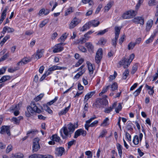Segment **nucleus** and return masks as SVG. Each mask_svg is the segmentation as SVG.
Listing matches in <instances>:
<instances>
[{"label":"nucleus","instance_id":"51","mask_svg":"<svg viewBox=\"0 0 158 158\" xmlns=\"http://www.w3.org/2000/svg\"><path fill=\"white\" fill-rule=\"evenodd\" d=\"M135 57V55L134 54H131L129 58L127 59V60H128V64H130L131 62L134 59Z\"/></svg>","mask_w":158,"mask_h":158},{"label":"nucleus","instance_id":"45","mask_svg":"<svg viewBox=\"0 0 158 158\" xmlns=\"http://www.w3.org/2000/svg\"><path fill=\"white\" fill-rule=\"evenodd\" d=\"M106 42V40L104 38H101L98 41L99 44L102 45H104Z\"/></svg>","mask_w":158,"mask_h":158},{"label":"nucleus","instance_id":"23","mask_svg":"<svg viewBox=\"0 0 158 158\" xmlns=\"http://www.w3.org/2000/svg\"><path fill=\"white\" fill-rule=\"evenodd\" d=\"M89 38L90 37H88L87 38L85 37V38H81L80 39L77 40L76 43L77 44H82L88 40Z\"/></svg>","mask_w":158,"mask_h":158},{"label":"nucleus","instance_id":"41","mask_svg":"<svg viewBox=\"0 0 158 158\" xmlns=\"http://www.w3.org/2000/svg\"><path fill=\"white\" fill-rule=\"evenodd\" d=\"M129 74V71L128 69L126 70L123 74L122 78L125 80L127 78Z\"/></svg>","mask_w":158,"mask_h":158},{"label":"nucleus","instance_id":"7","mask_svg":"<svg viewBox=\"0 0 158 158\" xmlns=\"http://www.w3.org/2000/svg\"><path fill=\"white\" fill-rule=\"evenodd\" d=\"M87 134L86 131L81 129H80L77 130L74 133V138H77L81 135L83 136H85Z\"/></svg>","mask_w":158,"mask_h":158},{"label":"nucleus","instance_id":"22","mask_svg":"<svg viewBox=\"0 0 158 158\" xmlns=\"http://www.w3.org/2000/svg\"><path fill=\"white\" fill-rule=\"evenodd\" d=\"M35 131L34 130H31V131H28L27 134V136L24 137L23 138H22V140L23 141H24L28 137L31 136L32 137L34 135V134Z\"/></svg>","mask_w":158,"mask_h":158},{"label":"nucleus","instance_id":"14","mask_svg":"<svg viewBox=\"0 0 158 158\" xmlns=\"http://www.w3.org/2000/svg\"><path fill=\"white\" fill-rule=\"evenodd\" d=\"M56 154L58 156H61L63 155V153L64 152V148L60 147L57 148L55 149Z\"/></svg>","mask_w":158,"mask_h":158},{"label":"nucleus","instance_id":"17","mask_svg":"<svg viewBox=\"0 0 158 158\" xmlns=\"http://www.w3.org/2000/svg\"><path fill=\"white\" fill-rule=\"evenodd\" d=\"M153 24V20L152 19L148 20L146 24V30L147 31H148L151 28Z\"/></svg>","mask_w":158,"mask_h":158},{"label":"nucleus","instance_id":"35","mask_svg":"<svg viewBox=\"0 0 158 158\" xmlns=\"http://www.w3.org/2000/svg\"><path fill=\"white\" fill-rule=\"evenodd\" d=\"M8 8L7 6L6 7L5 9L3 10L1 14V19H4L6 16V12L7 11Z\"/></svg>","mask_w":158,"mask_h":158},{"label":"nucleus","instance_id":"30","mask_svg":"<svg viewBox=\"0 0 158 158\" xmlns=\"http://www.w3.org/2000/svg\"><path fill=\"white\" fill-rule=\"evenodd\" d=\"M156 32H155L153 34H152L150 37L146 41V43L148 44L152 42L153 41L155 37L156 36Z\"/></svg>","mask_w":158,"mask_h":158},{"label":"nucleus","instance_id":"62","mask_svg":"<svg viewBox=\"0 0 158 158\" xmlns=\"http://www.w3.org/2000/svg\"><path fill=\"white\" fill-rule=\"evenodd\" d=\"M107 133V131L106 130H104L101 132L99 137H103Z\"/></svg>","mask_w":158,"mask_h":158},{"label":"nucleus","instance_id":"4","mask_svg":"<svg viewBox=\"0 0 158 158\" xmlns=\"http://www.w3.org/2000/svg\"><path fill=\"white\" fill-rule=\"evenodd\" d=\"M108 103V101L106 99H99L97 100L95 103L93 104V106L95 109L100 108L102 105H106Z\"/></svg>","mask_w":158,"mask_h":158},{"label":"nucleus","instance_id":"31","mask_svg":"<svg viewBox=\"0 0 158 158\" xmlns=\"http://www.w3.org/2000/svg\"><path fill=\"white\" fill-rule=\"evenodd\" d=\"M91 25L90 24L89 21L86 23L82 27L81 31H84L90 28Z\"/></svg>","mask_w":158,"mask_h":158},{"label":"nucleus","instance_id":"21","mask_svg":"<svg viewBox=\"0 0 158 158\" xmlns=\"http://www.w3.org/2000/svg\"><path fill=\"white\" fill-rule=\"evenodd\" d=\"M14 31V29L12 28L7 27H5L3 29L2 31V33L4 34L6 31H7L8 33L12 32Z\"/></svg>","mask_w":158,"mask_h":158},{"label":"nucleus","instance_id":"57","mask_svg":"<svg viewBox=\"0 0 158 158\" xmlns=\"http://www.w3.org/2000/svg\"><path fill=\"white\" fill-rule=\"evenodd\" d=\"M44 95V94H41L35 98L34 100L36 102L38 101L43 97Z\"/></svg>","mask_w":158,"mask_h":158},{"label":"nucleus","instance_id":"53","mask_svg":"<svg viewBox=\"0 0 158 158\" xmlns=\"http://www.w3.org/2000/svg\"><path fill=\"white\" fill-rule=\"evenodd\" d=\"M110 86V85H108L106 86V87L104 88L102 91L99 94V95H102L103 94L106 92V91L108 89V88Z\"/></svg>","mask_w":158,"mask_h":158},{"label":"nucleus","instance_id":"19","mask_svg":"<svg viewBox=\"0 0 158 158\" xmlns=\"http://www.w3.org/2000/svg\"><path fill=\"white\" fill-rule=\"evenodd\" d=\"M23 119V116H20L18 117V118L15 117H13L12 118V120L14 122L15 124H19L20 121L21 120H22Z\"/></svg>","mask_w":158,"mask_h":158},{"label":"nucleus","instance_id":"43","mask_svg":"<svg viewBox=\"0 0 158 158\" xmlns=\"http://www.w3.org/2000/svg\"><path fill=\"white\" fill-rule=\"evenodd\" d=\"M111 88V90L112 91H114L118 88V85L117 83L114 82L110 86Z\"/></svg>","mask_w":158,"mask_h":158},{"label":"nucleus","instance_id":"55","mask_svg":"<svg viewBox=\"0 0 158 158\" xmlns=\"http://www.w3.org/2000/svg\"><path fill=\"white\" fill-rule=\"evenodd\" d=\"M84 73V72L82 71H81L77 73L74 77V79H78Z\"/></svg>","mask_w":158,"mask_h":158},{"label":"nucleus","instance_id":"39","mask_svg":"<svg viewBox=\"0 0 158 158\" xmlns=\"http://www.w3.org/2000/svg\"><path fill=\"white\" fill-rule=\"evenodd\" d=\"M42 155L34 154L29 156V158H42Z\"/></svg>","mask_w":158,"mask_h":158},{"label":"nucleus","instance_id":"20","mask_svg":"<svg viewBox=\"0 0 158 158\" xmlns=\"http://www.w3.org/2000/svg\"><path fill=\"white\" fill-rule=\"evenodd\" d=\"M67 68H66L65 67H60L58 66H54L48 69L49 71H51V72L56 70L57 69H59V70H61V69H63L64 70L65 69H66Z\"/></svg>","mask_w":158,"mask_h":158},{"label":"nucleus","instance_id":"29","mask_svg":"<svg viewBox=\"0 0 158 158\" xmlns=\"http://www.w3.org/2000/svg\"><path fill=\"white\" fill-rule=\"evenodd\" d=\"M19 105L20 103H19L18 104L14 105H12L10 108V111H15L18 110H19Z\"/></svg>","mask_w":158,"mask_h":158},{"label":"nucleus","instance_id":"27","mask_svg":"<svg viewBox=\"0 0 158 158\" xmlns=\"http://www.w3.org/2000/svg\"><path fill=\"white\" fill-rule=\"evenodd\" d=\"M11 77L8 75L4 76L0 79V83H2L7 81L10 80Z\"/></svg>","mask_w":158,"mask_h":158},{"label":"nucleus","instance_id":"2","mask_svg":"<svg viewBox=\"0 0 158 158\" xmlns=\"http://www.w3.org/2000/svg\"><path fill=\"white\" fill-rule=\"evenodd\" d=\"M27 110L28 112H25V115L28 117H30V115L33 114L34 112L40 113L41 112V110L38 108L34 102H31V106L27 107Z\"/></svg>","mask_w":158,"mask_h":158},{"label":"nucleus","instance_id":"33","mask_svg":"<svg viewBox=\"0 0 158 158\" xmlns=\"http://www.w3.org/2000/svg\"><path fill=\"white\" fill-rule=\"evenodd\" d=\"M43 55L42 50H38L36 51L35 57L37 59H39Z\"/></svg>","mask_w":158,"mask_h":158},{"label":"nucleus","instance_id":"40","mask_svg":"<svg viewBox=\"0 0 158 158\" xmlns=\"http://www.w3.org/2000/svg\"><path fill=\"white\" fill-rule=\"evenodd\" d=\"M23 155L21 153H18L15 154L12 156V158H23Z\"/></svg>","mask_w":158,"mask_h":158},{"label":"nucleus","instance_id":"3","mask_svg":"<svg viewBox=\"0 0 158 158\" xmlns=\"http://www.w3.org/2000/svg\"><path fill=\"white\" fill-rule=\"evenodd\" d=\"M121 29V28L120 27H115L114 28L115 37L114 39L112 40V44L115 48L116 46L117 41L119 37Z\"/></svg>","mask_w":158,"mask_h":158},{"label":"nucleus","instance_id":"10","mask_svg":"<svg viewBox=\"0 0 158 158\" xmlns=\"http://www.w3.org/2000/svg\"><path fill=\"white\" fill-rule=\"evenodd\" d=\"M143 137V135L142 133H140L139 136L135 135L134 137L133 142L135 145L139 144V141H141Z\"/></svg>","mask_w":158,"mask_h":158},{"label":"nucleus","instance_id":"18","mask_svg":"<svg viewBox=\"0 0 158 158\" xmlns=\"http://www.w3.org/2000/svg\"><path fill=\"white\" fill-rule=\"evenodd\" d=\"M117 102H115L112 105V106H110L109 107L106 108L105 110V112L106 113H109L112 110L113 108H115L117 106Z\"/></svg>","mask_w":158,"mask_h":158},{"label":"nucleus","instance_id":"61","mask_svg":"<svg viewBox=\"0 0 158 158\" xmlns=\"http://www.w3.org/2000/svg\"><path fill=\"white\" fill-rule=\"evenodd\" d=\"M80 50L84 52H85L87 51L86 48L82 46H79L78 47Z\"/></svg>","mask_w":158,"mask_h":158},{"label":"nucleus","instance_id":"25","mask_svg":"<svg viewBox=\"0 0 158 158\" xmlns=\"http://www.w3.org/2000/svg\"><path fill=\"white\" fill-rule=\"evenodd\" d=\"M89 22L91 26H92L94 27L98 26L100 24L99 21L96 20H92L89 21Z\"/></svg>","mask_w":158,"mask_h":158},{"label":"nucleus","instance_id":"44","mask_svg":"<svg viewBox=\"0 0 158 158\" xmlns=\"http://www.w3.org/2000/svg\"><path fill=\"white\" fill-rule=\"evenodd\" d=\"M10 38V36L9 35H6L5 37H4L2 40V41L0 43V44L2 46L3 45L5 42Z\"/></svg>","mask_w":158,"mask_h":158},{"label":"nucleus","instance_id":"64","mask_svg":"<svg viewBox=\"0 0 158 158\" xmlns=\"http://www.w3.org/2000/svg\"><path fill=\"white\" fill-rule=\"evenodd\" d=\"M12 149V146L11 145H9L7 147L6 150V153H9L11 151Z\"/></svg>","mask_w":158,"mask_h":158},{"label":"nucleus","instance_id":"32","mask_svg":"<svg viewBox=\"0 0 158 158\" xmlns=\"http://www.w3.org/2000/svg\"><path fill=\"white\" fill-rule=\"evenodd\" d=\"M85 46L88 48L89 51H92L94 50V46L90 42H88L85 43Z\"/></svg>","mask_w":158,"mask_h":158},{"label":"nucleus","instance_id":"54","mask_svg":"<svg viewBox=\"0 0 158 158\" xmlns=\"http://www.w3.org/2000/svg\"><path fill=\"white\" fill-rule=\"evenodd\" d=\"M85 154L88 156L87 158H92L93 154L92 152L90 151H87L85 152Z\"/></svg>","mask_w":158,"mask_h":158},{"label":"nucleus","instance_id":"58","mask_svg":"<svg viewBox=\"0 0 158 158\" xmlns=\"http://www.w3.org/2000/svg\"><path fill=\"white\" fill-rule=\"evenodd\" d=\"M84 61L83 59L81 58L79 59L78 61L76 63L75 66L76 67H77L80 65Z\"/></svg>","mask_w":158,"mask_h":158},{"label":"nucleus","instance_id":"16","mask_svg":"<svg viewBox=\"0 0 158 158\" xmlns=\"http://www.w3.org/2000/svg\"><path fill=\"white\" fill-rule=\"evenodd\" d=\"M114 2L113 1H110L104 7V12H107L110 9L114 4Z\"/></svg>","mask_w":158,"mask_h":158},{"label":"nucleus","instance_id":"50","mask_svg":"<svg viewBox=\"0 0 158 158\" xmlns=\"http://www.w3.org/2000/svg\"><path fill=\"white\" fill-rule=\"evenodd\" d=\"M138 69V66L137 64H135L132 67L131 73L132 74H134L137 71Z\"/></svg>","mask_w":158,"mask_h":158},{"label":"nucleus","instance_id":"52","mask_svg":"<svg viewBox=\"0 0 158 158\" xmlns=\"http://www.w3.org/2000/svg\"><path fill=\"white\" fill-rule=\"evenodd\" d=\"M48 23V19H45L40 24V27L41 28L43 27L46 24Z\"/></svg>","mask_w":158,"mask_h":158},{"label":"nucleus","instance_id":"6","mask_svg":"<svg viewBox=\"0 0 158 158\" xmlns=\"http://www.w3.org/2000/svg\"><path fill=\"white\" fill-rule=\"evenodd\" d=\"M39 141V139L38 138H36L34 140L32 146V151L33 152H37L40 148Z\"/></svg>","mask_w":158,"mask_h":158},{"label":"nucleus","instance_id":"36","mask_svg":"<svg viewBox=\"0 0 158 158\" xmlns=\"http://www.w3.org/2000/svg\"><path fill=\"white\" fill-rule=\"evenodd\" d=\"M51 138L52 139L56 142H59L60 140V137L56 135H53L51 137Z\"/></svg>","mask_w":158,"mask_h":158},{"label":"nucleus","instance_id":"15","mask_svg":"<svg viewBox=\"0 0 158 158\" xmlns=\"http://www.w3.org/2000/svg\"><path fill=\"white\" fill-rule=\"evenodd\" d=\"M5 132H6L8 135H10L9 127L7 126H2L0 131V133L2 134H4Z\"/></svg>","mask_w":158,"mask_h":158},{"label":"nucleus","instance_id":"28","mask_svg":"<svg viewBox=\"0 0 158 158\" xmlns=\"http://www.w3.org/2000/svg\"><path fill=\"white\" fill-rule=\"evenodd\" d=\"M70 104L69 106L65 108L64 109L60 111L58 113L59 115L60 116L65 114L69 110L70 108Z\"/></svg>","mask_w":158,"mask_h":158},{"label":"nucleus","instance_id":"63","mask_svg":"<svg viewBox=\"0 0 158 158\" xmlns=\"http://www.w3.org/2000/svg\"><path fill=\"white\" fill-rule=\"evenodd\" d=\"M8 56V54L7 53H6L5 55L2 56L0 59V62L5 60Z\"/></svg>","mask_w":158,"mask_h":158},{"label":"nucleus","instance_id":"56","mask_svg":"<svg viewBox=\"0 0 158 158\" xmlns=\"http://www.w3.org/2000/svg\"><path fill=\"white\" fill-rule=\"evenodd\" d=\"M108 31V29H106L103 30H102L99 31L97 34L98 35H102Z\"/></svg>","mask_w":158,"mask_h":158},{"label":"nucleus","instance_id":"24","mask_svg":"<svg viewBox=\"0 0 158 158\" xmlns=\"http://www.w3.org/2000/svg\"><path fill=\"white\" fill-rule=\"evenodd\" d=\"M94 93L95 92L94 91L89 92L87 93L85 96L84 101L86 102L89 99L92 97Z\"/></svg>","mask_w":158,"mask_h":158},{"label":"nucleus","instance_id":"11","mask_svg":"<svg viewBox=\"0 0 158 158\" xmlns=\"http://www.w3.org/2000/svg\"><path fill=\"white\" fill-rule=\"evenodd\" d=\"M102 50L101 48H99L97 51L95 57V60L96 63H98L102 58Z\"/></svg>","mask_w":158,"mask_h":158},{"label":"nucleus","instance_id":"38","mask_svg":"<svg viewBox=\"0 0 158 158\" xmlns=\"http://www.w3.org/2000/svg\"><path fill=\"white\" fill-rule=\"evenodd\" d=\"M133 124L131 122H130L128 123L127 126L126 128L127 129L128 131H133V129L132 127V125Z\"/></svg>","mask_w":158,"mask_h":158},{"label":"nucleus","instance_id":"59","mask_svg":"<svg viewBox=\"0 0 158 158\" xmlns=\"http://www.w3.org/2000/svg\"><path fill=\"white\" fill-rule=\"evenodd\" d=\"M143 1L144 0H139L138 1V2L135 6L136 9H138L139 8L141 4L143 3Z\"/></svg>","mask_w":158,"mask_h":158},{"label":"nucleus","instance_id":"5","mask_svg":"<svg viewBox=\"0 0 158 158\" xmlns=\"http://www.w3.org/2000/svg\"><path fill=\"white\" fill-rule=\"evenodd\" d=\"M137 12L133 10H130L124 13L122 16L124 19H129L135 16L137 14Z\"/></svg>","mask_w":158,"mask_h":158},{"label":"nucleus","instance_id":"47","mask_svg":"<svg viewBox=\"0 0 158 158\" xmlns=\"http://www.w3.org/2000/svg\"><path fill=\"white\" fill-rule=\"evenodd\" d=\"M122 109L121 104L119 103L117 107L115 108V111L117 113H118L119 111H121Z\"/></svg>","mask_w":158,"mask_h":158},{"label":"nucleus","instance_id":"60","mask_svg":"<svg viewBox=\"0 0 158 158\" xmlns=\"http://www.w3.org/2000/svg\"><path fill=\"white\" fill-rule=\"evenodd\" d=\"M58 98V97H56L53 100L47 103V105L49 106L51 105L52 104L54 103L57 100Z\"/></svg>","mask_w":158,"mask_h":158},{"label":"nucleus","instance_id":"46","mask_svg":"<svg viewBox=\"0 0 158 158\" xmlns=\"http://www.w3.org/2000/svg\"><path fill=\"white\" fill-rule=\"evenodd\" d=\"M73 12V8L72 7H70L67 9L65 11L64 15L66 16L70 14Z\"/></svg>","mask_w":158,"mask_h":158},{"label":"nucleus","instance_id":"13","mask_svg":"<svg viewBox=\"0 0 158 158\" xmlns=\"http://www.w3.org/2000/svg\"><path fill=\"white\" fill-rule=\"evenodd\" d=\"M128 60L125 57H123L122 60L119 62V64L120 65H123L124 68H127L130 64H128Z\"/></svg>","mask_w":158,"mask_h":158},{"label":"nucleus","instance_id":"9","mask_svg":"<svg viewBox=\"0 0 158 158\" xmlns=\"http://www.w3.org/2000/svg\"><path fill=\"white\" fill-rule=\"evenodd\" d=\"M132 21L135 24H140L142 25L144 24V18L142 17H135L132 19Z\"/></svg>","mask_w":158,"mask_h":158},{"label":"nucleus","instance_id":"8","mask_svg":"<svg viewBox=\"0 0 158 158\" xmlns=\"http://www.w3.org/2000/svg\"><path fill=\"white\" fill-rule=\"evenodd\" d=\"M80 20L76 17H75L72 20L69 25V28L72 29L77 25L80 22Z\"/></svg>","mask_w":158,"mask_h":158},{"label":"nucleus","instance_id":"12","mask_svg":"<svg viewBox=\"0 0 158 158\" xmlns=\"http://www.w3.org/2000/svg\"><path fill=\"white\" fill-rule=\"evenodd\" d=\"M63 45V43H60L55 45L54 47V49L53 50V52L54 53H56L62 51L64 48L62 46Z\"/></svg>","mask_w":158,"mask_h":158},{"label":"nucleus","instance_id":"34","mask_svg":"<svg viewBox=\"0 0 158 158\" xmlns=\"http://www.w3.org/2000/svg\"><path fill=\"white\" fill-rule=\"evenodd\" d=\"M87 64L89 73L90 74H92L94 72V69L92 64L89 62H87Z\"/></svg>","mask_w":158,"mask_h":158},{"label":"nucleus","instance_id":"37","mask_svg":"<svg viewBox=\"0 0 158 158\" xmlns=\"http://www.w3.org/2000/svg\"><path fill=\"white\" fill-rule=\"evenodd\" d=\"M143 87V85H141L134 93L133 94L135 97L137 96L140 94Z\"/></svg>","mask_w":158,"mask_h":158},{"label":"nucleus","instance_id":"48","mask_svg":"<svg viewBox=\"0 0 158 158\" xmlns=\"http://www.w3.org/2000/svg\"><path fill=\"white\" fill-rule=\"evenodd\" d=\"M136 44L135 43L131 42L128 45V48L129 50L133 49L135 47Z\"/></svg>","mask_w":158,"mask_h":158},{"label":"nucleus","instance_id":"1","mask_svg":"<svg viewBox=\"0 0 158 158\" xmlns=\"http://www.w3.org/2000/svg\"><path fill=\"white\" fill-rule=\"evenodd\" d=\"M75 125L72 123H70L67 125V127H64L62 129L63 130V132L65 136L63 135L61 131V135L63 139H65L66 137H69V138L71 136V134L75 130Z\"/></svg>","mask_w":158,"mask_h":158},{"label":"nucleus","instance_id":"26","mask_svg":"<svg viewBox=\"0 0 158 158\" xmlns=\"http://www.w3.org/2000/svg\"><path fill=\"white\" fill-rule=\"evenodd\" d=\"M117 149H118V154L120 157L121 158L122 154V147L119 143H117L116 144Z\"/></svg>","mask_w":158,"mask_h":158},{"label":"nucleus","instance_id":"49","mask_svg":"<svg viewBox=\"0 0 158 158\" xmlns=\"http://www.w3.org/2000/svg\"><path fill=\"white\" fill-rule=\"evenodd\" d=\"M67 37V36L66 35V33H65L64 34H63L60 37L59 39V41L60 42H64L66 39Z\"/></svg>","mask_w":158,"mask_h":158},{"label":"nucleus","instance_id":"42","mask_svg":"<svg viewBox=\"0 0 158 158\" xmlns=\"http://www.w3.org/2000/svg\"><path fill=\"white\" fill-rule=\"evenodd\" d=\"M109 119L108 118H106L103 121V122L101 123V126H107L109 123L108 122L109 121Z\"/></svg>","mask_w":158,"mask_h":158}]
</instances>
